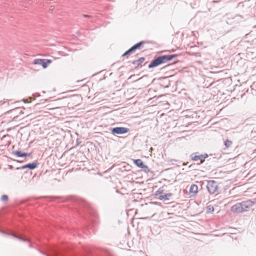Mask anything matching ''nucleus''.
<instances>
[{
	"instance_id": "nucleus-6",
	"label": "nucleus",
	"mask_w": 256,
	"mask_h": 256,
	"mask_svg": "<svg viewBox=\"0 0 256 256\" xmlns=\"http://www.w3.org/2000/svg\"><path fill=\"white\" fill-rule=\"evenodd\" d=\"M51 62V60L46 59H36L34 61V64L42 66L43 68H46L48 67V64Z\"/></svg>"
},
{
	"instance_id": "nucleus-25",
	"label": "nucleus",
	"mask_w": 256,
	"mask_h": 256,
	"mask_svg": "<svg viewBox=\"0 0 256 256\" xmlns=\"http://www.w3.org/2000/svg\"><path fill=\"white\" fill-rule=\"evenodd\" d=\"M26 156H30L32 154H31V153H29V154L26 153Z\"/></svg>"
},
{
	"instance_id": "nucleus-4",
	"label": "nucleus",
	"mask_w": 256,
	"mask_h": 256,
	"mask_svg": "<svg viewBox=\"0 0 256 256\" xmlns=\"http://www.w3.org/2000/svg\"><path fill=\"white\" fill-rule=\"evenodd\" d=\"M109 130L111 133L114 135L116 134H123L128 132L130 129L124 127H114L110 128Z\"/></svg>"
},
{
	"instance_id": "nucleus-19",
	"label": "nucleus",
	"mask_w": 256,
	"mask_h": 256,
	"mask_svg": "<svg viewBox=\"0 0 256 256\" xmlns=\"http://www.w3.org/2000/svg\"><path fill=\"white\" fill-rule=\"evenodd\" d=\"M232 142L230 140H227L224 142V145L226 148H229L231 146Z\"/></svg>"
},
{
	"instance_id": "nucleus-1",
	"label": "nucleus",
	"mask_w": 256,
	"mask_h": 256,
	"mask_svg": "<svg viewBox=\"0 0 256 256\" xmlns=\"http://www.w3.org/2000/svg\"><path fill=\"white\" fill-rule=\"evenodd\" d=\"M176 54L164 55L158 56L152 60L148 67L149 68L156 67L162 64H165L173 58L177 57Z\"/></svg>"
},
{
	"instance_id": "nucleus-10",
	"label": "nucleus",
	"mask_w": 256,
	"mask_h": 256,
	"mask_svg": "<svg viewBox=\"0 0 256 256\" xmlns=\"http://www.w3.org/2000/svg\"><path fill=\"white\" fill-rule=\"evenodd\" d=\"M172 196V193H167L164 195H160L158 198L160 200H169L170 197Z\"/></svg>"
},
{
	"instance_id": "nucleus-27",
	"label": "nucleus",
	"mask_w": 256,
	"mask_h": 256,
	"mask_svg": "<svg viewBox=\"0 0 256 256\" xmlns=\"http://www.w3.org/2000/svg\"><path fill=\"white\" fill-rule=\"evenodd\" d=\"M36 96H40V95L39 94H36Z\"/></svg>"
},
{
	"instance_id": "nucleus-11",
	"label": "nucleus",
	"mask_w": 256,
	"mask_h": 256,
	"mask_svg": "<svg viewBox=\"0 0 256 256\" xmlns=\"http://www.w3.org/2000/svg\"><path fill=\"white\" fill-rule=\"evenodd\" d=\"M144 60H145L144 58L142 57L137 60H134L132 63L134 65H136V67H137V66H140V64L144 61Z\"/></svg>"
},
{
	"instance_id": "nucleus-28",
	"label": "nucleus",
	"mask_w": 256,
	"mask_h": 256,
	"mask_svg": "<svg viewBox=\"0 0 256 256\" xmlns=\"http://www.w3.org/2000/svg\"><path fill=\"white\" fill-rule=\"evenodd\" d=\"M10 168H12V166H10Z\"/></svg>"
},
{
	"instance_id": "nucleus-24",
	"label": "nucleus",
	"mask_w": 256,
	"mask_h": 256,
	"mask_svg": "<svg viewBox=\"0 0 256 256\" xmlns=\"http://www.w3.org/2000/svg\"><path fill=\"white\" fill-rule=\"evenodd\" d=\"M50 198L52 199H57V198H60L58 196H56V197H50Z\"/></svg>"
},
{
	"instance_id": "nucleus-5",
	"label": "nucleus",
	"mask_w": 256,
	"mask_h": 256,
	"mask_svg": "<svg viewBox=\"0 0 256 256\" xmlns=\"http://www.w3.org/2000/svg\"><path fill=\"white\" fill-rule=\"evenodd\" d=\"M197 154L198 152L192 153V154H190V158L191 160L193 161L200 160V162L198 164H202L204 162V159L208 157V154H204L200 155H197Z\"/></svg>"
},
{
	"instance_id": "nucleus-20",
	"label": "nucleus",
	"mask_w": 256,
	"mask_h": 256,
	"mask_svg": "<svg viewBox=\"0 0 256 256\" xmlns=\"http://www.w3.org/2000/svg\"><path fill=\"white\" fill-rule=\"evenodd\" d=\"M82 205L84 206L86 208H89V206L88 205V204L84 201H82L81 202V204Z\"/></svg>"
},
{
	"instance_id": "nucleus-9",
	"label": "nucleus",
	"mask_w": 256,
	"mask_h": 256,
	"mask_svg": "<svg viewBox=\"0 0 256 256\" xmlns=\"http://www.w3.org/2000/svg\"><path fill=\"white\" fill-rule=\"evenodd\" d=\"M144 43V41H141L134 45L132 47H131V48L134 52L137 49L140 50L142 48V46Z\"/></svg>"
},
{
	"instance_id": "nucleus-14",
	"label": "nucleus",
	"mask_w": 256,
	"mask_h": 256,
	"mask_svg": "<svg viewBox=\"0 0 256 256\" xmlns=\"http://www.w3.org/2000/svg\"><path fill=\"white\" fill-rule=\"evenodd\" d=\"M12 154L16 156L17 157H25L26 156V153H22L20 151L16 150L12 152Z\"/></svg>"
},
{
	"instance_id": "nucleus-16",
	"label": "nucleus",
	"mask_w": 256,
	"mask_h": 256,
	"mask_svg": "<svg viewBox=\"0 0 256 256\" xmlns=\"http://www.w3.org/2000/svg\"><path fill=\"white\" fill-rule=\"evenodd\" d=\"M206 210L208 212H212L214 210V208L212 206L209 205L206 206Z\"/></svg>"
},
{
	"instance_id": "nucleus-15",
	"label": "nucleus",
	"mask_w": 256,
	"mask_h": 256,
	"mask_svg": "<svg viewBox=\"0 0 256 256\" xmlns=\"http://www.w3.org/2000/svg\"><path fill=\"white\" fill-rule=\"evenodd\" d=\"M133 52H134L133 51V50L132 49V48H130L127 51H126L122 55V56H127V55H128V54H130L132 53Z\"/></svg>"
},
{
	"instance_id": "nucleus-17",
	"label": "nucleus",
	"mask_w": 256,
	"mask_h": 256,
	"mask_svg": "<svg viewBox=\"0 0 256 256\" xmlns=\"http://www.w3.org/2000/svg\"><path fill=\"white\" fill-rule=\"evenodd\" d=\"M8 200V197L7 195H2L1 197L0 200L2 202H7Z\"/></svg>"
},
{
	"instance_id": "nucleus-21",
	"label": "nucleus",
	"mask_w": 256,
	"mask_h": 256,
	"mask_svg": "<svg viewBox=\"0 0 256 256\" xmlns=\"http://www.w3.org/2000/svg\"><path fill=\"white\" fill-rule=\"evenodd\" d=\"M47 256H58V253L57 250H54L52 255L48 254Z\"/></svg>"
},
{
	"instance_id": "nucleus-8",
	"label": "nucleus",
	"mask_w": 256,
	"mask_h": 256,
	"mask_svg": "<svg viewBox=\"0 0 256 256\" xmlns=\"http://www.w3.org/2000/svg\"><path fill=\"white\" fill-rule=\"evenodd\" d=\"M134 164L138 168H144L146 170H148V167L145 165L142 160L140 159H136L134 160Z\"/></svg>"
},
{
	"instance_id": "nucleus-26",
	"label": "nucleus",
	"mask_w": 256,
	"mask_h": 256,
	"mask_svg": "<svg viewBox=\"0 0 256 256\" xmlns=\"http://www.w3.org/2000/svg\"><path fill=\"white\" fill-rule=\"evenodd\" d=\"M84 16L86 18H89L90 16L88 15H84Z\"/></svg>"
},
{
	"instance_id": "nucleus-12",
	"label": "nucleus",
	"mask_w": 256,
	"mask_h": 256,
	"mask_svg": "<svg viewBox=\"0 0 256 256\" xmlns=\"http://www.w3.org/2000/svg\"><path fill=\"white\" fill-rule=\"evenodd\" d=\"M12 236L20 240H22L24 242H26V241L29 242V240L23 236H18L17 234H12Z\"/></svg>"
},
{
	"instance_id": "nucleus-22",
	"label": "nucleus",
	"mask_w": 256,
	"mask_h": 256,
	"mask_svg": "<svg viewBox=\"0 0 256 256\" xmlns=\"http://www.w3.org/2000/svg\"><path fill=\"white\" fill-rule=\"evenodd\" d=\"M222 0H214L213 1V2L214 3H217V2H219L221 1Z\"/></svg>"
},
{
	"instance_id": "nucleus-23",
	"label": "nucleus",
	"mask_w": 256,
	"mask_h": 256,
	"mask_svg": "<svg viewBox=\"0 0 256 256\" xmlns=\"http://www.w3.org/2000/svg\"><path fill=\"white\" fill-rule=\"evenodd\" d=\"M5 102L4 101H2V100H0V105H2L4 104Z\"/></svg>"
},
{
	"instance_id": "nucleus-7",
	"label": "nucleus",
	"mask_w": 256,
	"mask_h": 256,
	"mask_svg": "<svg viewBox=\"0 0 256 256\" xmlns=\"http://www.w3.org/2000/svg\"><path fill=\"white\" fill-rule=\"evenodd\" d=\"M38 165V162L37 161H34L32 162V163H30L28 164H26L24 166H23L20 168H17L16 170H23L25 168H28L30 170H34L36 168Z\"/></svg>"
},
{
	"instance_id": "nucleus-13",
	"label": "nucleus",
	"mask_w": 256,
	"mask_h": 256,
	"mask_svg": "<svg viewBox=\"0 0 256 256\" xmlns=\"http://www.w3.org/2000/svg\"><path fill=\"white\" fill-rule=\"evenodd\" d=\"M190 193L196 194L198 193V186L196 184H192L190 188Z\"/></svg>"
},
{
	"instance_id": "nucleus-3",
	"label": "nucleus",
	"mask_w": 256,
	"mask_h": 256,
	"mask_svg": "<svg viewBox=\"0 0 256 256\" xmlns=\"http://www.w3.org/2000/svg\"><path fill=\"white\" fill-rule=\"evenodd\" d=\"M206 188L210 194L218 193V182L213 180H208L207 182Z\"/></svg>"
},
{
	"instance_id": "nucleus-18",
	"label": "nucleus",
	"mask_w": 256,
	"mask_h": 256,
	"mask_svg": "<svg viewBox=\"0 0 256 256\" xmlns=\"http://www.w3.org/2000/svg\"><path fill=\"white\" fill-rule=\"evenodd\" d=\"M164 190L162 188H159L155 193L154 195L156 196H160L163 193Z\"/></svg>"
},
{
	"instance_id": "nucleus-2",
	"label": "nucleus",
	"mask_w": 256,
	"mask_h": 256,
	"mask_svg": "<svg viewBox=\"0 0 256 256\" xmlns=\"http://www.w3.org/2000/svg\"><path fill=\"white\" fill-rule=\"evenodd\" d=\"M254 202L251 200H246L242 202H239L234 205L231 209L234 212L240 213L246 212L254 206Z\"/></svg>"
}]
</instances>
